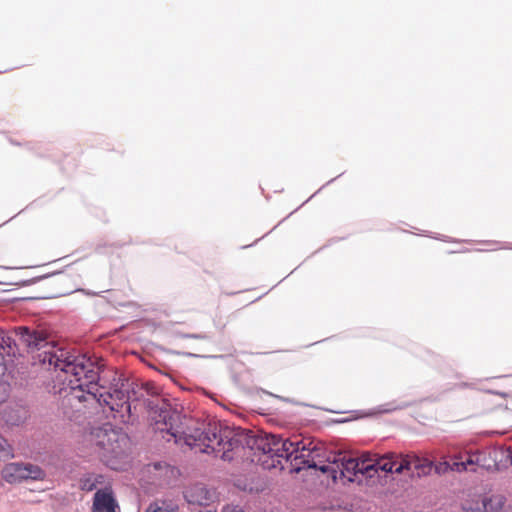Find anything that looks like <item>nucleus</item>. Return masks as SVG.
Wrapping results in <instances>:
<instances>
[{
	"instance_id": "7",
	"label": "nucleus",
	"mask_w": 512,
	"mask_h": 512,
	"mask_svg": "<svg viewBox=\"0 0 512 512\" xmlns=\"http://www.w3.org/2000/svg\"><path fill=\"white\" fill-rule=\"evenodd\" d=\"M358 474L372 478L379 471L390 473L392 469V463L390 462V453L383 456L363 454L360 458H357Z\"/></svg>"
},
{
	"instance_id": "27",
	"label": "nucleus",
	"mask_w": 512,
	"mask_h": 512,
	"mask_svg": "<svg viewBox=\"0 0 512 512\" xmlns=\"http://www.w3.org/2000/svg\"><path fill=\"white\" fill-rule=\"evenodd\" d=\"M302 468H303V467H295V470H296V471H299V470H301Z\"/></svg>"
},
{
	"instance_id": "24",
	"label": "nucleus",
	"mask_w": 512,
	"mask_h": 512,
	"mask_svg": "<svg viewBox=\"0 0 512 512\" xmlns=\"http://www.w3.org/2000/svg\"><path fill=\"white\" fill-rule=\"evenodd\" d=\"M402 406H395V407H392V408H385L383 409L384 412H390V411H393V410H396V409H401Z\"/></svg>"
},
{
	"instance_id": "12",
	"label": "nucleus",
	"mask_w": 512,
	"mask_h": 512,
	"mask_svg": "<svg viewBox=\"0 0 512 512\" xmlns=\"http://www.w3.org/2000/svg\"><path fill=\"white\" fill-rule=\"evenodd\" d=\"M178 504L171 500H157L152 502L145 512H178Z\"/></svg>"
},
{
	"instance_id": "14",
	"label": "nucleus",
	"mask_w": 512,
	"mask_h": 512,
	"mask_svg": "<svg viewBox=\"0 0 512 512\" xmlns=\"http://www.w3.org/2000/svg\"><path fill=\"white\" fill-rule=\"evenodd\" d=\"M101 475H88L80 480V488L83 491H92L96 488L97 484L102 483Z\"/></svg>"
},
{
	"instance_id": "22",
	"label": "nucleus",
	"mask_w": 512,
	"mask_h": 512,
	"mask_svg": "<svg viewBox=\"0 0 512 512\" xmlns=\"http://www.w3.org/2000/svg\"><path fill=\"white\" fill-rule=\"evenodd\" d=\"M165 470V477L171 480L173 477L177 475V470L171 467L163 468Z\"/></svg>"
},
{
	"instance_id": "3",
	"label": "nucleus",
	"mask_w": 512,
	"mask_h": 512,
	"mask_svg": "<svg viewBox=\"0 0 512 512\" xmlns=\"http://www.w3.org/2000/svg\"><path fill=\"white\" fill-rule=\"evenodd\" d=\"M43 363L48 362L61 372L70 375L68 385L74 391V397L83 402L85 387L95 385L98 380V368L95 363L85 355H72L63 349H50L44 351Z\"/></svg>"
},
{
	"instance_id": "20",
	"label": "nucleus",
	"mask_w": 512,
	"mask_h": 512,
	"mask_svg": "<svg viewBox=\"0 0 512 512\" xmlns=\"http://www.w3.org/2000/svg\"><path fill=\"white\" fill-rule=\"evenodd\" d=\"M9 395V384L0 381V403L4 402Z\"/></svg>"
},
{
	"instance_id": "5",
	"label": "nucleus",
	"mask_w": 512,
	"mask_h": 512,
	"mask_svg": "<svg viewBox=\"0 0 512 512\" xmlns=\"http://www.w3.org/2000/svg\"><path fill=\"white\" fill-rule=\"evenodd\" d=\"M390 462L392 463L390 473L402 474L408 472L412 476L416 475L417 477L429 475L433 468L432 461L422 458L415 453H390Z\"/></svg>"
},
{
	"instance_id": "19",
	"label": "nucleus",
	"mask_w": 512,
	"mask_h": 512,
	"mask_svg": "<svg viewBox=\"0 0 512 512\" xmlns=\"http://www.w3.org/2000/svg\"><path fill=\"white\" fill-rule=\"evenodd\" d=\"M433 466L435 468V472L439 475L446 474L450 471V462L447 460L439 461L438 463L434 464Z\"/></svg>"
},
{
	"instance_id": "18",
	"label": "nucleus",
	"mask_w": 512,
	"mask_h": 512,
	"mask_svg": "<svg viewBox=\"0 0 512 512\" xmlns=\"http://www.w3.org/2000/svg\"><path fill=\"white\" fill-rule=\"evenodd\" d=\"M450 471L464 472L466 467L462 462V454L454 456V461L450 463Z\"/></svg>"
},
{
	"instance_id": "11",
	"label": "nucleus",
	"mask_w": 512,
	"mask_h": 512,
	"mask_svg": "<svg viewBox=\"0 0 512 512\" xmlns=\"http://www.w3.org/2000/svg\"><path fill=\"white\" fill-rule=\"evenodd\" d=\"M184 497L188 503L202 506L212 500V493L203 484H194L185 490Z\"/></svg>"
},
{
	"instance_id": "17",
	"label": "nucleus",
	"mask_w": 512,
	"mask_h": 512,
	"mask_svg": "<svg viewBox=\"0 0 512 512\" xmlns=\"http://www.w3.org/2000/svg\"><path fill=\"white\" fill-rule=\"evenodd\" d=\"M480 458H481L480 452L467 453L466 457L462 456V462L466 467V471L467 470L475 471L474 467H476L480 464Z\"/></svg>"
},
{
	"instance_id": "25",
	"label": "nucleus",
	"mask_w": 512,
	"mask_h": 512,
	"mask_svg": "<svg viewBox=\"0 0 512 512\" xmlns=\"http://www.w3.org/2000/svg\"><path fill=\"white\" fill-rule=\"evenodd\" d=\"M88 394L93 398V399H96V395L95 393L91 392V391H88Z\"/></svg>"
},
{
	"instance_id": "4",
	"label": "nucleus",
	"mask_w": 512,
	"mask_h": 512,
	"mask_svg": "<svg viewBox=\"0 0 512 512\" xmlns=\"http://www.w3.org/2000/svg\"><path fill=\"white\" fill-rule=\"evenodd\" d=\"M90 441L103 450L104 458L120 457L129 444L127 434L114 428L111 424H104L93 429L90 433Z\"/></svg>"
},
{
	"instance_id": "23",
	"label": "nucleus",
	"mask_w": 512,
	"mask_h": 512,
	"mask_svg": "<svg viewBox=\"0 0 512 512\" xmlns=\"http://www.w3.org/2000/svg\"><path fill=\"white\" fill-rule=\"evenodd\" d=\"M222 512H244L239 506L227 505L223 508Z\"/></svg>"
},
{
	"instance_id": "9",
	"label": "nucleus",
	"mask_w": 512,
	"mask_h": 512,
	"mask_svg": "<svg viewBox=\"0 0 512 512\" xmlns=\"http://www.w3.org/2000/svg\"><path fill=\"white\" fill-rule=\"evenodd\" d=\"M103 402L109 406L111 411L118 413L123 421L126 414L130 416L131 406L128 397L123 391L114 390L113 393H109L103 398Z\"/></svg>"
},
{
	"instance_id": "6",
	"label": "nucleus",
	"mask_w": 512,
	"mask_h": 512,
	"mask_svg": "<svg viewBox=\"0 0 512 512\" xmlns=\"http://www.w3.org/2000/svg\"><path fill=\"white\" fill-rule=\"evenodd\" d=\"M1 475L8 483H19L24 480H43L45 472L37 465L30 463H9L2 469Z\"/></svg>"
},
{
	"instance_id": "15",
	"label": "nucleus",
	"mask_w": 512,
	"mask_h": 512,
	"mask_svg": "<svg viewBox=\"0 0 512 512\" xmlns=\"http://www.w3.org/2000/svg\"><path fill=\"white\" fill-rule=\"evenodd\" d=\"M11 343L12 339L6 335V333L0 329V366L2 365V360L4 359V355L10 354L11 351Z\"/></svg>"
},
{
	"instance_id": "16",
	"label": "nucleus",
	"mask_w": 512,
	"mask_h": 512,
	"mask_svg": "<svg viewBox=\"0 0 512 512\" xmlns=\"http://www.w3.org/2000/svg\"><path fill=\"white\" fill-rule=\"evenodd\" d=\"M14 457L12 445L0 435V461H6Z\"/></svg>"
},
{
	"instance_id": "8",
	"label": "nucleus",
	"mask_w": 512,
	"mask_h": 512,
	"mask_svg": "<svg viewBox=\"0 0 512 512\" xmlns=\"http://www.w3.org/2000/svg\"><path fill=\"white\" fill-rule=\"evenodd\" d=\"M119 508L110 486L96 491L93 497L92 512H116Z\"/></svg>"
},
{
	"instance_id": "28",
	"label": "nucleus",
	"mask_w": 512,
	"mask_h": 512,
	"mask_svg": "<svg viewBox=\"0 0 512 512\" xmlns=\"http://www.w3.org/2000/svg\"><path fill=\"white\" fill-rule=\"evenodd\" d=\"M112 469H121V467H116V466H113L111 467Z\"/></svg>"
},
{
	"instance_id": "1",
	"label": "nucleus",
	"mask_w": 512,
	"mask_h": 512,
	"mask_svg": "<svg viewBox=\"0 0 512 512\" xmlns=\"http://www.w3.org/2000/svg\"><path fill=\"white\" fill-rule=\"evenodd\" d=\"M150 418L154 429L170 436L175 443H183L195 452L214 453L223 460H230L229 453L238 444L230 436L228 429H222L216 421L208 423H197L189 427L188 431H180L181 415L178 411L172 409L171 405L161 400L150 410Z\"/></svg>"
},
{
	"instance_id": "26",
	"label": "nucleus",
	"mask_w": 512,
	"mask_h": 512,
	"mask_svg": "<svg viewBox=\"0 0 512 512\" xmlns=\"http://www.w3.org/2000/svg\"><path fill=\"white\" fill-rule=\"evenodd\" d=\"M200 512H216V510H213V509H208V510H205V511H200Z\"/></svg>"
},
{
	"instance_id": "10",
	"label": "nucleus",
	"mask_w": 512,
	"mask_h": 512,
	"mask_svg": "<svg viewBox=\"0 0 512 512\" xmlns=\"http://www.w3.org/2000/svg\"><path fill=\"white\" fill-rule=\"evenodd\" d=\"M20 331L22 342L31 350H41L50 345L43 331L30 330L27 327H21Z\"/></svg>"
},
{
	"instance_id": "21",
	"label": "nucleus",
	"mask_w": 512,
	"mask_h": 512,
	"mask_svg": "<svg viewBox=\"0 0 512 512\" xmlns=\"http://www.w3.org/2000/svg\"><path fill=\"white\" fill-rule=\"evenodd\" d=\"M162 468L163 467H151V468H148V471L155 472V474H157V475L159 474V476L167 482V481H169V478L165 477V470Z\"/></svg>"
},
{
	"instance_id": "2",
	"label": "nucleus",
	"mask_w": 512,
	"mask_h": 512,
	"mask_svg": "<svg viewBox=\"0 0 512 512\" xmlns=\"http://www.w3.org/2000/svg\"><path fill=\"white\" fill-rule=\"evenodd\" d=\"M257 448L262 450L263 456L267 459H261L265 469L277 468L283 469L282 459L293 460L295 465L303 464L308 468L319 469L323 473L331 475L333 481L338 478H346L349 482L354 481L358 475V462L356 458H346L345 456L334 457L328 465L317 466L313 460H310V453L315 451L316 445L309 439H283L274 434L266 435L257 440Z\"/></svg>"
},
{
	"instance_id": "13",
	"label": "nucleus",
	"mask_w": 512,
	"mask_h": 512,
	"mask_svg": "<svg viewBox=\"0 0 512 512\" xmlns=\"http://www.w3.org/2000/svg\"><path fill=\"white\" fill-rule=\"evenodd\" d=\"M484 512H500L504 505V498L501 495H492L488 498H483L481 501Z\"/></svg>"
}]
</instances>
